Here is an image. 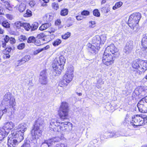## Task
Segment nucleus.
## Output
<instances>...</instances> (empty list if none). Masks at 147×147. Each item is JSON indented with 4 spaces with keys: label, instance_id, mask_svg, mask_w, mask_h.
<instances>
[{
    "label": "nucleus",
    "instance_id": "nucleus-1",
    "mask_svg": "<svg viewBox=\"0 0 147 147\" xmlns=\"http://www.w3.org/2000/svg\"><path fill=\"white\" fill-rule=\"evenodd\" d=\"M132 67L136 69L132 72L133 75L135 77H138L147 69V61L136 60L133 61Z\"/></svg>",
    "mask_w": 147,
    "mask_h": 147
},
{
    "label": "nucleus",
    "instance_id": "nucleus-2",
    "mask_svg": "<svg viewBox=\"0 0 147 147\" xmlns=\"http://www.w3.org/2000/svg\"><path fill=\"white\" fill-rule=\"evenodd\" d=\"M65 60L62 55L55 59L52 64L53 73L54 75L55 76L61 74V71L63 69Z\"/></svg>",
    "mask_w": 147,
    "mask_h": 147
},
{
    "label": "nucleus",
    "instance_id": "nucleus-3",
    "mask_svg": "<svg viewBox=\"0 0 147 147\" xmlns=\"http://www.w3.org/2000/svg\"><path fill=\"white\" fill-rule=\"evenodd\" d=\"M43 123V120L40 118L38 119L36 121L31 132V135L33 140H37L41 136L42 132V125Z\"/></svg>",
    "mask_w": 147,
    "mask_h": 147
},
{
    "label": "nucleus",
    "instance_id": "nucleus-4",
    "mask_svg": "<svg viewBox=\"0 0 147 147\" xmlns=\"http://www.w3.org/2000/svg\"><path fill=\"white\" fill-rule=\"evenodd\" d=\"M8 138V147H15L24 139V137L22 136H13L11 134V135L9 136Z\"/></svg>",
    "mask_w": 147,
    "mask_h": 147
},
{
    "label": "nucleus",
    "instance_id": "nucleus-5",
    "mask_svg": "<svg viewBox=\"0 0 147 147\" xmlns=\"http://www.w3.org/2000/svg\"><path fill=\"white\" fill-rule=\"evenodd\" d=\"M69 108L68 104L65 102H63L60 106L59 114V116L61 119H67L68 117Z\"/></svg>",
    "mask_w": 147,
    "mask_h": 147
},
{
    "label": "nucleus",
    "instance_id": "nucleus-6",
    "mask_svg": "<svg viewBox=\"0 0 147 147\" xmlns=\"http://www.w3.org/2000/svg\"><path fill=\"white\" fill-rule=\"evenodd\" d=\"M115 57L114 55L112 56L109 53L105 51L102 58V63L104 64L107 66L112 65L114 63V57Z\"/></svg>",
    "mask_w": 147,
    "mask_h": 147
},
{
    "label": "nucleus",
    "instance_id": "nucleus-7",
    "mask_svg": "<svg viewBox=\"0 0 147 147\" xmlns=\"http://www.w3.org/2000/svg\"><path fill=\"white\" fill-rule=\"evenodd\" d=\"M3 100L7 106L12 107L13 108L16 105L15 99L10 92L7 93L5 94Z\"/></svg>",
    "mask_w": 147,
    "mask_h": 147
},
{
    "label": "nucleus",
    "instance_id": "nucleus-8",
    "mask_svg": "<svg viewBox=\"0 0 147 147\" xmlns=\"http://www.w3.org/2000/svg\"><path fill=\"white\" fill-rule=\"evenodd\" d=\"M27 126L24 123L20 124L18 127V131H12L11 134L13 136H22L24 137V133L27 130Z\"/></svg>",
    "mask_w": 147,
    "mask_h": 147
},
{
    "label": "nucleus",
    "instance_id": "nucleus-9",
    "mask_svg": "<svg viewBox=\"0 0 147 147\" xmlns=\"http://www.w3.org/2000/svg\"><path fill=\"white\" fill-rule=\"evenodd\" d=\"M140 112L142 113H147V96L141 99L137 104Z\"/></svg>",
    "mask_w": 147,
    "mask_h": 147
},
{
    "label": "nucleus",
    "instance_id": "nucleus-10",
    "mask_svg": "<svg viewBox=\"0 0 147 147\" xmlns=\"http://www.w3.org/2000/svg\"><path fill=\"white\" fill-rule=\"evenodd\" d=\"M74 76L65 73L63 77V80L59 82V85L61 87L66 86L72 80Z\"/></svg>",
    "mask_w": 147,
    "mask_h": 147
},
{
    "label": "nucleus",
    "instance_id": "nucleus-11",
    "mask_svg": "<svg viewBox=\"0 0 147 147\" xmlns=\"http://www.w3.org/2000/svg\"><path fill=\"white\" fill-rule=\"evenodd\" d=\"M105 51L109 53V51L114 56H118L119 55L118 49L116 48L113 44H111L110 45L108 46L106 48Z\"/></svg>",
    "mask_w": 147,
    "mask_h": 147
},
{
    "label": "nucleus",
    "instance_id": "nucleus-12",
    "mask_svg": "<svg viewBox=\"0 0 147 147\" xmlns=\"http://www.w3.org/2000/svg\"><path fill=\"white\" fill-rule=\"evenodd\" d=\"M132 120L131 123L133 126H138L142 125L143 121L141 120L140 115H137L134 116L132 118Z\"/></svg>",
    "mask_w": 147,
    "mask_h": 147
},
{
    "label": "nucleus",
    "instance_id": "nucleus-13",
    "mask_svg": "<svg viewBox=\"0 0 147 147\" xmlns=\"http://www.w3.org/2000/svg\"><path fill=\"white\" fill-rule=\"evenodd\" d=\"M60 123L58 122L57 120L55 119H52L50 121L49 127L50 129L54 131H57L59 130L58 128V126L59 125Z\"/></svg>",
    "mask_w": 147,
    "mask_h": 147
},
{
    "label": "nucleus",
    "instance_id": "nucleus-14",
    "mask_svg": "<svg viewBox=\"0 0 147 147\" xmlns=\"http://www.w3.org/2000/svg\"><path fill=\"white\" fill-rule=\"evenodd\" d=\"M15 126L14 123L11 121H10L4 123L3 127H1V128H3L4 130L8 134L10 131Z\"/></svg>",
    "mask_w": 147,
    "mask_h": 147
},
{
    "label": "nucleus",
    "instance_id": "nucleus-15",
    "mask_svg": "<svg viewBox=\"0 0 147 147\" xmlns=\"http://www.w3.org/2000/svg\"><path fill=\"white\" fill-rule=\"evenodd\" d=\"M133 48V42L132 40H129L126 43L124 48V52L126 54H129L131 52Z\"/></svg>",
    "mask_w": 147,
    "mask_h": 147
},
{
    "label": "nucleus",
    "instance_id": "nucleus-16",
    "mask_svg": "<svg viewBox=\"0 0 147 147\" xmlns=\"http://www.w3.org/2000/svg\"><path fill=\"white\" fill-rule=\"evenodd\" d=\"M39 81L42 84L46 85L47 84L48 80L45 70H44L40 72Z\"/></svg>",
    "mask_w": 147,
    "mask_h": 147
},
{
    "label": "nucleus",
    "instance_id": "nucleus-17",
    "mask_svg": "<svg viewBox=\"0 0 147 147\" xmlns=\"http://www.w3.org/2000/svg\"><path fill=\"white\" fill-rule=\"evenodd\" d=\"M139 22H136V21L129 18L128 24L131 29L134 30L135 31L137 30L138 27V23Z\"/></svg>",
    "mask_w": 147,
    "mask_h": 147
},
{
    "label": "nucleus",
    "instance_id": "nucleus-18",
    "mask_svg": "<svg viewBox=\"0 0 147 147\" xmlns=\"http://www.w3.org/2000/svg\"><path fill=\"white\" fill-rule=\"evenodd\" d=\"M69 123L67 122L63 123L62 122L59 124V125L58 126V128L59 129V130L57 131H65L67 130V128H68L69 125Z\"/></svg>",
    "mask_w": 147,
    "mask_h": 147
},
{
    "label": "nucleus",
    "instance_id": "nucleus-19",
    "mask_svg": "<svg viewBox=\"0 0 147 147\" xmlns=\"http://www.w3.org/2000/svg\"><path fill=\"white\" fill-rule=\"evenodd\" d=\"M142 40V45L144 53H147V36L143 35Z\"/></svg>",
    "mask_w": 147,
    "mask_h": 147
},
{
    "label": "nucleus",
    "instance_id": "nucleus-20",
    "mask_svg": "<svg viewBox=\"0 0 147 147\" xmlns=\"http://www.w3.org/2000/svg\"><path fill=\"white\" fill-rule=\"evenodd\" d=\"M96 45L97 48L94 45H92L90 44H88V50L89 52L92 53H95L96 52H97L98 50L100 49V47L98 46L97 45Z\"/></svg>",
    "mask_w": 147,
    "mask_h": 147
},
{
    "label": "nucleus",
    "instance_id": "nucleus-21",
    "mask_svg": "<svg viewBox=\"0 0 147 147\" xmlns=\"http://www.w3.org/2000/svg\"><path fill=\"white\" fill-rule=\"evenodd\" d=\"M141 17V14L139 12H136L131 14L129 18L136 21V22H139Z\"/></svg>",
    "mask_w": 147,
    "mask_h": 147
},
{
    "label": "nucleus",
    "instance_id": "nucleus-22",
    "mask_svg": "<svg viewBox=\"0 0 147 147\" xmlns=\"http://www.w3.org/2000/svg\"><path fill=\"white\" fill-rule=\"evenodd\" d=\"M9 107L8 108H5L3 110H2L3 114L5 113H7V115L9 117H10L12 115L13 113L12 109L13 108L12 107L8 106Z\"/></svg>",
    "mask_w": 147,
    "mask_h": 147
},
{
    "label": "nucleus",
    "instance_id": "nucleus-23",
    "mask_svg": "<svg viewBox=\"0 0 147 147\" xmlns=\"http://www.w3.org/2000/svg\"><path fill=\"white\" fill-rule=\"evenodd\" d=\"M8 134L4 130L3 128L0 127V141H2Z\"/></svg>",
    "mask_w": 147,
    "mask_h": 147
},
{
    "label": "nucleus",
    "instance_id": "nucleus-24",
    "mask_svg": "<svg viewBox=\"0 0 147 147\" xmlns=\"http://www.w3.org/2000/svg\"><path fill=\"white\" fill-rule=\"evenodd\" d=\"M30 59V57L29 55H26L22 59L19 61L20 65H22L23 63H24L26 62L29 61Z\"/></svg>",
    "mask_w": 147,
    "mask_h": 147
},
{
    "label": "nucleus",
    "instance_id": "nucleus-25",
    "mask_svg": "<svg viewBox=\"0 0 147 147\" xmlns=\"http://www.w3.org/2000/svg\"><path fill=\"white\" fill-rule=\"evenodd\" d=\"M51 25V24L50 23L44 24L39 27V29L41 31L45 30L50 27Z\"/></svg>",
    "mask_w": 147,
    "mask_h": 147
},
{
    "label": "nucleus",
    "instance_id": "nucleus-26",
    "mask_svg": "<svg viewBox=\"0 0 147 147\" xmlns=\"http://www.w3.org/2000/svg\"><path fill=\"white\" fill-rule=\"evenodd\" d=\"M94 40L95 45L100 46L101 42L100 37L98 35H97L94 37Z\"/></svg>",
    "mask_w": 147,
    "mask_h": 147
},
{
    "label": "nucleus",
    "instance_id": "nucleus-27",
    "mask_svg": "<svg viewBox=\"0 0 147 147\" xmlns=\"http://www.w3.org/2000/svg\"><path fill=\"white\" fill-rule=\"evenodd\" d=\"M9 37L7 35H6L4 38V41H2V47L5 49L6 48V43L9 41Z\"/></svg>",
    "mask_w": 147,
    "mask_h": 147
},
{
    "label": "nucleus",
    "instance_id": "nucleus-28",
    "mask_svg": "<svg viewBox=\"0 0 147 147\" xmlns=\"http://www.w3.org/2000/svg\"><path fill=\"white\" fill-rule=\"evenodd\" d=\"M74 67L71 65H70L68 67L66 74H69V75H71V76H74Z\"/></svg>",
    "mask_w": 147,
    "mask_h": 147
},
{
    "label": "nucleus",
    "instance_id": "nucleus-29",
    "mask_svg": "<svg viewBox=\"0 0 147 147\" xmlns=\"http://www.w3.org/2000/svg\"><path fill=\"white\" fill-rule=\"evenodd\" d=\"M44 144H47L48 145V147L50 146V145L53 144H54V143L53 142V138L47 140H45L44 142L42 143V145Z\"/></svg>",
    "mask_w": 147,
    "mask_h": 147
},
{
    "label": "nucleus",
    "instance_id": "nucleus-30",
    "mask_svg": "<svg viewBox=\"0 0 147 147\" xmlns=\"http://www.w3.org/2000/svg\"><path fill=\"white\" fill-rule=\"evenodd\" d=\"M38 24L36 22L33 23L31 26V31H34L36 30L38 27Z\"/></svg>",
    "mask_w": 147,
    "mask_h": 147
},
{
    "label": "nucleus",
    "instance_id": "nucleus-31",
    "mask_svg": "<svg viewBox=\"0 0 147 147\" xmlns=\"http://www.w3.org/2000/svg\"><path fill=\"white\" fill-rule=\"evenodd\" d=\"M49 48V45H47L43 48L38 49V50H36L34 52V54L35 55L37 54L40 52L46 49H47Z\"/></svg>",
    "mask_w": 147,
    "mask_h": 147
},
{
    "label": "nucleus",
    "instance_id": "nucleus-32",
    "mask_svg": "<svg viewBox=\"0 0 147 147\" xmlns=\"http://www.w3.org/2000/svg\"><path fill=\"white\" fill-rule=\"evenodd\" d=\"M140 116L141 117V120L143 122L142 125L147 123V116L144 115H141Z\"/></svg>",
    "mask_w": 147,
    "mask_h": 147
},
{
    "label": "nucleus",
    "instance_id": "nucleus-33",
    "mask_svg": "<svg viewBox=\"0 0 147 147\" xmlns=\"http://www.w3.org/2000/svg\"><path fill=\"white\" fill-rule=\"evenodd\" d=\"M26 5L24 3H21L18 9L20 12H23L25 9Z\"/></svg>",
    "mask_w": 147,
    "mask_h": 147
},
{
    "label": "nucleus",
    "instance_id": "nucleus-34",
    "mask_svg": "<svg viewBox=\"0 0 147 147\" xmlns=\"http://www.w3.org/2000/svg\"><path fill=\"white\" fill-rule=\"evenodd\" d=\"M22 27L27 31L29 30L31 28V25L29 23H23Z\"/></svg>",
    "mask_w": 147,
    "mask_h": 147
},
{
    "label": "nucleus",
    "instance_id": "nucleus-35",
    "mask_svg": "<svg viewBox=\"0 0 147 147\" xmlns=\"http://www.w3.org/2000/svg\"><path fill=\"white\" fill-rule=\"evenodd\" d=\"M122 4L123 3L121 1L117 2L113 7V9L114 10H115L121 7L122 5Z\"/></svg>",
    "mask_w": 147,
    "mask_h": 147
},
{
    "label": "nucleus",
    "instance_id": "nucleus-36",
    "mask_svg": "<svg viewBox=\"0 0 147 147\" xmlns=\"http://www.w3.org/2000/svg\"><path fill=\"white\" fill-rule=\"evenodd\" d=\"M23 23L20 21H18L14 23V27L16 29H18L20 28L21 26H22Z\"/></svg>",
    "mask_w": 147,
    "mask_h": 147
},
{
    "label": "nucleus",
    "instance_id": "nucleus-37",
    "mask_svg": "<svg viewBox=\"0 0 147 147\" xmlns=\"http://www.w3.org/2000/svg\"><path fill=\"white\" fill-rule=\"evenodd\" d=\"M105 107L108 110V111H110L112 110L114 108L113 107L111 104V103L109 102L107 103Z\"/></svg>",
    "mask_w": 147,
    "mask_h": 147
},
{
    "label": "nucleus",
    "instance_id": "nucleus-38",
    "mask_svg": "<svg viewBox=\"0 0 147 147\" xmlns=\"http://www.w3.org/2000/svg\"><path fill=\"white\" fill-rule=\"evenodd\" d=\"M68 13V9H64L61 11V15L62 16H65L67 15Z\"/></svg>",
    "mask_w": 147,
    "mask_h": 147
},
{
    "label": "nucleus",
    "instance_id": "nucleus-39",
    "mask_svg": "<svg viewBox=\"0 0 147 147\" xmlns=\"http://www.w3.org/2000/svg\"><path fill=\"white\" fill-rule=\"evenodd\" d=\"M61 42L60 39H57L55 40L53 43V45L54 46H57L59 45Z\"/></svg>",
    "mask_w": 147,
    "mask_h": 147
},
{
    "label": "nucleus",
    "instance_id": "nucleus-40",
    "mask_svg": "<svg viewBox=\"0 0 147 147\" xmlns=\"http://www.w3.org/2000/svg\"><path fill=\"white\" fill-rule=\"evenodd\" d=\"M36 39L34 36L30 37L28 39L27 42L28 43H33L35 42Z\"/></svg>",
    "mask_w": 147,
    "mask_h": 147
},
{
    "label": "nucleus",
    "instance_id": "nucleus-41",
    "mask_svg": "<svg viewBox=\"0 0 147 147\" xmlns=\"http://www.w3.org/2000/svg\"><path fill=\"white\" fill-rule=\"evenodd\" d=\"M71 35V33L70 32H67L65 33L64 35L62 36V38L64 39H66L68 38Z\"/></svg>",
    "mask_w": 147,
    "mask_h": 147
},
{
    "label": "nucleus",
    "instance_id": "nucleus-42",
    "mask_svg": "<svg viewBox=\"0 0 147 147\" xmlns=\"http://www.w3.org/2000/svg\"><path fill=\"white\" fill-rule=\"evenodd\" d=\"M31 11L29 10H28L26 11V13L24 14V17H27L31 16Z\"/></svg>",
    "mask_w": 147,
    "mask_h": 147
},
{
    "label": "nucleus",
    "instance_id": "nucleus-43",
    "mask_svg": "<svg viewBox=\"0 0 147 147\" xmlns=\"http://www.w3.org/2000/svg\"><path fill=\"white\" fill-rule=\"evenodd\" d=\"M2 25L4 27L8 28L9 27V24L6 21H4L2 22Z\"/></svg>",
    "mask_w": 147,
    "mask_h": 147
},
{
    "label": "nucleus",
    "instance_id": "nucleus-44",
    "mask_svg": "<svg viewBox=\"0 0 147 147\" xmlns=\"http://www.w3.org/2000/svg\"><path fill=\"white\" fill-rule=\"evenodd\" d=\"M25 45L24 43H22L19 44L17 47V48L19 50H22L25 47Z\"/></svg>",
    "mask_w": 147,
    "mask_h": 147
},
{
    "label": "nucleus",
    "instance_id": "nucleus-45",
    "mask_svg": "<svg viewBox=\"0 0 147 147\" xmlns=\"http://www.w3.org/2000/svg\"><path fill=\"white\" fill-rule=\"evenodd\" d=\"M93 13L94 16H100V13L97 9H95L93 11Z\"/></svg>",
    "mask_w": 147,
    "mask_h": 147
},
{
    "label": "nucleus",
    "instance_id": "nucleus-46",
    "mask_svg": "<svg viewBox=\"0 0 147 147\" xmlns=\"http://www.w3.org/2000/svg\"><path fill=\"white\" fill-rule=\"evenodd\" d=\"M110 134H111V136H110V138L113 137H117L119 136L117 132H116L115 133L114 132H111L110 133Z\"/></svg>",
    "mask_w": 147,
    "mask_h": 147
},
{
    "label": "nucleus",
    "instance_id": "nucleus-47",
    "mask_svg": "<svg viewBox=\"0 0 147 147\" xmlns=\"http://www.w3.org/2000/svg\"><path fill=\"white\" fill-rule=\"evenodd\" d=\"M52 6L53 8L57 10L58 8V5L57 3L54 2L52 3Z\"/></svg>",
    "mask_w": 147,
    "mask_h": 147
},
{
    "label": "nucleus",
    "instance_id": "nucleus-48",
    "mask_svg": "<svg viewBox=\"0 0 147 147\" xmlns=\"http://www.w3.org/2000/svg\"><path fill=\"white\" fill-rule=\"evenodd\" d=\"M89 14V12L87 10H84L81 13V14L82 16H87Z\"/></svg>",
    "mask_w": 147,
    "mask_h": 147
},
{
    "label": "nucleus",
    "instance_id": "nucleus-49",
    "mask_svg": "<svg viewBox=\"0 0 147 147\" xmlns=\"http://www.w3.org/2000/svg\"><path fill=\"white\" fill-rule=\"evenodd\" d=\"M9 42L11 44H13L16 42V40L15 39L12 37L9 38Z\"/></svg>",
    "mask_w": 147,
    "mask_h": 147
},
{
    "label": "nucleus",
    "instance_id": "nucleus-50",
    "mask_svg": "<svg viewBox=\"0 0 147 147\" xmlns=\"http://www.w3.org/2000/svg\"><path fill=\"white\" fill-rule=\"evenodd\" d=\"M106 40V36L105 35H102V43H104Z\"/></svg>",
    "mask_w": 147,
    "mask_h": 147
},
{
    "label": "nucleus",
    "instance_id": "nucleus-51",
    "mask_svg": "<svg viewBox=\"0 0 147 147\" xmlns=\"http://www.w3.org/2000/svg\"><path fill=\"white\" fill-rule=\"evenodd\" d=\"M55 147H66V145L64 144H58Z\"/></svg>",
    "mask_w": 147,
    "mask_h": 147
},
{
    "label": "nucleus",
    "instance_id": "nucleus-52",
    "mask_svg": "<svg viewBox=\"0 0 147 147\" xmlns=\"http://www.w3.org/2000/svg\"><path fill=\"white\" fill-rule=\"evenodd\" d=\"M6 16L7 19L10 20H12L13 18V16L10 14H6Z\"/></svg>",
    "mask_w": 147,
    "mask_h": 147
},
{
    "label": "nucleus",
    "instance_id": "nucleus-53",
    "mask_svg": "<svg viewBox=\"0 0 147 147\" xmlns=\"http://www.w3.org/2000/svg\"><path fill=\"white\" fill-rule=\"evenodd\" d=\"M76 19L78 20H80L84 18L83 16H82L80 15H79L76 16Z\"/></svg>",
    "mask_w": 147,
    "mask_h": 147
},
{
    "label": "nucleus",
    "instance_id": "nucleus-54",
    "mask_svg": "<svg viewBox=\"0 0 147 147\" xmlns=\"http://www.w3.org/2000/svg\"><path fill=\"white\" fill-rule=\"evenodd\" d=\"M53 142L54 143V144L56 142H59V140H60V139L58 137H55V138H53Z\"/></svg>",
    "mask_w": 147,
    "mask_h": 147
},
{
    "label": "nucleus",
    "instance_id": "nucleus-55",
    "mask_svg": "<svg viewBox=\"0 0 147 147\" xmlns=\"http://www.w3.org/2000/svg\"><path fill=\"white\" fill-rule=\"evenodd\" d=\"M89 23H90L91 24L90 25V27L91 28H93L95 26L94 25L95 24V22L94 21H90Z\"/></svg>",
    "mask_w": 147,
    "mask_h": 147
},
{
    "label": "nucleus",
    "instance_id": "nucleus-56",
    "mask_svg": "<svg viewBox=\"0 0 147 147\" xmlns=\"http://www.w3.org/2000/svg\"><path fill=\"white\" fill-rule=\"evenodd\" d=\"M29 4L31 7H32L35 5V3L34 1H31L30 2Z\"/></svg>",
    "mask_w": 147,
    "mask_h": 147
},
{
    "label": "nucleus",
    "instance_id": "nucleus-57",
    "mask_svg": "<svg viewBox=\"0 0 147 147\" xmlns=\"http://www.w3.org/2000/svg\"><path fill=\"white\" fill-rule=\"evenodd\" d=\"M105 135L107 134V136H106V135H105L104 136L105 138H110V136H111V134H110V133L108 132L105 133Z\"/></svg>",
    "mask_w": 147,
    "mask_h": 147
},
{
    "label": "nucleus",
    "instance_id": "nucleus-58",
    "mask_svg": "<svg viewBox=\"0 0 147 147\" xmlns=\"http://www.w3.org/2000/svg\"><path fill=\"white\" fill-rule=\"evenodd\" d=\"M55 29L51 28L49 31V32L50 34L53 33L55 32Z\"/></svg>",
    "mask_w": 147,
    "mask_h": 147
},
{
    "label": "nucleus",
    "instance_id": "nucleus-59",
    "mask_svg": "<svg viewBox=\"0 0 147 147\" xmlns=\"http://www.w3.org/2000/svg\"><path fill=\"white\" fill-rule=\"evenodd\" d=\"M5 7L6 8H7V9H8L9 10H10L11 9V7L10 5L9 4V3L7 4V5H5Z\"/></svg>",
    "mask_w": 147,
    "mask_h": 147
},
{
    "label": "nucleus",
    "instance_id": "nucleus-60",
    "mask_svg": "<svg viewBox=\"0 0 147 147\" xmlns=\"http://www.w3.org/2000/svg\"><path fill=\"white\" fill-rule=\"evenodd\" d=\"M21 147H30L29 144L25 143Z\"/></svg>",
    "mask_w": 147,
    "mask_h": 147
},
{
    "label": "nucleus",
    "instance_id": "nucleus-61",
    "mask_svg": "<svg viewBox=\"0 0 147 147\" xmlns=\"http://www.w3.org/2000/svg\"><path fill=\"white\" fill-rule=\"evenodd\" d=\"M61 22L60 20H57L55 22V24L56 25L58 26L60 24Z\"/></svg>",
    "mask_w": 147,
    "mask_h": 147
},
{
    "label": "nucleus",
    "instance_id": "nucleus-62",
    "mask_svg": "<svg viewBox=\"0 0 147 147\" xmlns=\"http://www.w3.org/2000/svg\"><path fill=\"white\" fill-rule=\"evenodd\" d=\"M110 10V8L109 7L105 8L104 12L105 13H108Z\"/></svg>",
    "mask_w": 147,
    "mask_h": 147
},
{
    "label": "nucleus",
    "instance_id": "nucleus-63",
    "mask_svg": "<svg viewBox=\"0 0 147 147\" xmlns=\"http://www.w3.org/2000/svg\"><path fill=\"white\" fill-rule=\"evenodd\" d=\"M18 65L16 66L15 67V69L16 71H19L20 70L19 67V65H20V64L19 63V61H18Z\"/></svg>",
    "mask_w": 147,
    "mask_h": 147
},
{
    "label": "nucleus",
    "instance_id": "nucleus-64",
    "mask_svg": "<svg viewBox=\"0 0 147 147\" xmlns=\"http://www.w3.org/2000/svg\"><path fill=\"white\" fill-rule=\"evenodd\" d=\"M18 116L19 117L20 119H22L24 117V113H22L21 114V113H20V115H18Z\"/></svg>",
    "mask_w": 147,
    "mask_h": 147
}]
</instances>
